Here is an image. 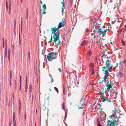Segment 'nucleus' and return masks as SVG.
<instances>
[{
	"label": "nucleus",
	"mask_w": 126,
	"mask_h": 126,
	"mask_svg": "<svg viewBox=\"0 0 126 126\" xmlns=\"http://www.w3.org/2000/svg\"><path fill=\"white\" fill-rule=\"evenodd\" d=\"M84 108V107L83 106H81V107H79V108H80L81 109H82Z\"/></svg>",
	"instance_id": "obj_52"
},
{
	"label": "nucleus",
	"mask_w": 126,
	"mask_h": 126,
	"mask_svg": "<svg viewBox=\"0 0 126 126\" xmlns=\"http://www.w3.org/2000/svg\"><path fill=\"white\" fill-rule=\"evenodd\" d=\"M110 62L109 60H107L106 61L105 63V64L106 65V67L109 68V66H110Z\"/></svg>",
	"instance_id": "obj_13"
},
{
	"label": "nucleus",
	"mask_w": 126,
	"mask_h": 126,
	"mask_svg": "<svg viewBox=\"0 0 126 126\" xmlns=\"http://www.w3.org/2000/svg\"><path fill=\"white\" fill-rule=\"evenodd\" d=\"M52 31V33L51 34H53V36H51L50 40L48 42L49 43H51L53 41L52 40V38L54 39L53 41L55 44H56L58 45H60V41L59 39L60 33L58 32L57 35L55 33L56 32L53 31Z\"/></svg>",
	"instance_id": "obj_1"
},
{
	"label": "nucleus",
	"mask_w": 126,
	"mask_h": 126,
	"mask_svg": "<svg viewBox=\"0 0 126 126\" xmlns=\"http://www.w3.org/2000/svg\"><path fill=\"white\" fill-rule=\"evenodd\" d=\"M13 123L14 122H16V121H15V116H13Z\"/></svg>",
	"instance_id": "obj_25"
},
{
	"label": "nucleus",
	"mask_w": 126,
	"mask_h": 126,
	"mask_svg": "<svg viewBox=\"0 0 126 126\" xmlns=\"http://www.w3.org/2000/svg\"><path fill=\"white\" fill-rule=\"evenodd\" d=\"M122 21V19L120 18L118 19V22H120Z\"/></svg>",
	"instance_id": "obj_28"
},
{
	"label": "nucleus",
	"mask_w": 126,
	"mask_h": 126,
	"mask_svg": "<svg viewBox=\"0 0 126 126\" xmlns=\"http://www.w3.org/2000/svg\"><path fill=\"white\" fill-rule=\"evenodd\" d=\"M4 41H3V47H4Z\"/></svg>",
	"instance_id": "obj_54"
},
{
	"label": "nucleus",
	"mask_w": 126,
	"mask_h": 126,
	"mask_svg": "<svg viewBox=\"0 0 126 126\" xmlns=\"http://www.w3.org/2000/svg\"><path fill=\"white\" fill-rule=\"evenodd\" d=\"M58 70L59 71V72H61V71L60 69V68H59L58 69Z\"/></svg>",
	"instance_id": "obj_51"
},
{
	"label": "nucleus",
	"mask_w": 126,
	"mask_h": 126,
	"mask_svg": "<svg viewBox=\"0 0 126 126\" xmlns=\"http://www.w3.org/2000/svg\"><path fill=\"white\" fill-rule=\"evenodd\" d=\"M27 77L26 76V85H27Z\"/></svg>",
	"instance_id": "obj_37"
},
{
	"label": "nucleus",
	"mask_w": 126,
	"mask_h": 126,
	"mask_svg": "<svg viewBox=\"0 0 126 126\" xmlns=\"http://www.w3.org/2000/svg\"><path fill=\"white\" fill-rule=\"evenodd\" d=\"M92 74H93V73L94 72V71L93 70H92Z\"/></svg>",
	"instance_id": "obj_55"
},
{
	"label": "nucleus",
	"mask_w": 126,
	"mask_h": 126,
	"mask_svg": "<svg viewBox=\"0 0 126 126\" xmlns=\"http://www.w3.org/2000/svg\"><path fill=\"white\" fill-rule=\"evenodd\" d=\"M20 105H19V114H20Z\"/></svg>",
	"instance_id": "obj_36"
},
{
	"label": "nucleus",
	"mask_w": 126,
	"mask_h": 126,
	"mask_svg": "<svg viewBox=\"0 0 126 126\" xmlns=\"http://www.w3.org/2000/svg\"><path fill=\"white\" fill-rule=\"evenodd\" d=\"M28 57H29V56H30V53L29 52L28 53Z\"/></svg>",
	"instance_id": "obj_63"
},
{
	"label": "nucleus",
	"mask_w": 126,
	"mask_h": 126,
	"mask_svg": "<svg viewBox=\"0 0 126 126\" xmlns=\"http://www.w3.org/2000/svg\"><path fill=\"white\" fill-rule=\"evenodd\" d=\"M97 126H101V125L100 123H99L97 124Z\"/></svg>",
	"instance_id": "obj_43"
},
{
	"label": "nucleus",
	"mask_w": 126,
	"mask_h": 126,
	"mask_svg": "<svg viewBox=\"0 0 126 126\" xmlns=\"http://www.w3.org/2000/svg\"><path fill=\"white\" fill-rule=\"evenodd\" d=\"M49 75L50 76V77H51V78L52 77V76L51 75Z\"/></svg>",
	"instance_id": "obj_64"
},
{
	"label": "nucleus",
	"mask_w": 126,
	"mask_h": 126,
	"mask_svg": "<svg viewBox=\"0 0 126 126\" xmlns=\"http://www.w3.org/2000/svg\"><path fill=\"white\" fill-rule=\"evenodd\" d=\"M110 43L111 44V45H112H112H113V44H112V42H110Z\"/></svg>",
	"instance_id": "obj_59"
},
{
	"label": "nucleus",
	"mask_w": 126,
	"mask_h": 126,
	"mask_svg": "<svg viewBox=\"0 0 126 126\" xmlns=\"http://www.w3.org/2000/svg\"><path fill=\"white\" fill-rule=\"evenodd\" d=\"M94 30H93V32H94L95 31V29H96V30H98V29H99L98 28H96V27H94Z\"/></svg>",
	"instance_id": "obj_32"
},
{
	"label": "nucleus",
	"mask_w": 126,
	"mask_h": 126,
	"mask_svg": "<svg viewBox=\"0 0 126 126\" xmlns=\"http://www.w3.org/2000/svg\"><path fill=\"white\" fill-rule=\"evenodd\" d=\"M125 30L126 31V25L125 26Z\"/></svg>",
	"instance_id": "obj_57"
},
{
	"label": "nucleus",
	"mask_w": 126,
	"mask_h": 126,
	"mask_svg": "<svg viewBox=\"0 0 126 126\" xmlns=\"http://www.w3.org/2000/svg\"><path fill=\"white\" fill-rule=\"evenodd\" d=\"M52 82H53V78H52Z\"/></svg>",
	"instance_id": "obj_61"
},
{
	"label": "nucleus",
	"mask_w": 126,
	"mask_h": 126,
	"mask_svg": "<svg viewBox=\"0 0 126 126\" xmlns=\"http://www.w3.org/2000/svg\"><path fill=\"white\" fill-rule=\"evenodd\" d=\"M46 12H45V11H44L42 13V14H46Z\"/></svg>",
	"instance_id": "obj_50"
},
{
	"label": "nucleus",
	"mask_w": 126,
	"mask_h": 126,
	"mask_svg": "<svg viewBox=\"0 0 126 126\" xmlns=\"http://www.w3.org/2000/svg\"><path fill=\"white\" fill-rule=\"evenodd\" d=\"M101 29H99L98 30H97L98 33L100 35L102 34L103 35H105L106 32V30H104L103 31L101 30Z\"/></svg>",
	"instance_id": "obj_8"
},
{
	"label": "nucleus",
	"mask_w": 126,
	"mask_h": 126,
	"mask_svg": "<svg viewBox=\"0 0 126 126\" xmlns=\"http://www.w3.org/2000/svg\"><path fill=\"white\" fill-rule=\"evenodd\" d=\"M100 120H101V121H104V119H102H102L101 118H100Z\"/></svg>",
	"instance_id": "obj_56"
},
{
	"label": "nucleus",
	"mask_w": 126,
	"mask_h": 126,
	"mask_svg": "<svg viewBox=\"0 0 126 126\" xmlns=\"http://www.w3.org/2000/svg\"><path fill=\"white\" fill-rule=\"evenodd\" d=\"M65 24L63 22H60L58 25V27L56 28V27H55L54 28H51V31H53L55 32H56L57 33L59 32V29L64 26Z\"/></svg>",
	"instance_id": "obj_4"
},
{
	"label": "nucleus",
	"mask_w": 126,
	"mask_h": 126,
	"mask_svg": "<svg viewBox=\"0 0 126 126\" xmlns=\"http://www.w3.org/2000/svg\"><path fill=\"white\" fill-rule=\"evenodd\" d=\"M13 126H16V122H14L13 123Z\"/></svg>",
	"instance_id": "obj_30"
},
{
	"label": "nucleus",
	"mask_w": 126,
	"mask_h": 126,
	"mask_svg": "<svg viewBox=\"0 0 126 126\" xmlns=\"http://www.w3.org/2000/svg\"><path fill=\"white\" fill-rule=\"evenodd\" d=\"M82 99H83L82 98H81V99L80 100V102H81V101H82Z\"/></svg>",
	"instance_id": "obj_62"
},
{
	"label": "nucleus",
	"mask_w": 126,
	"mask_h": 126,
	"mask_svg": "<svg viewBox=\"0 0 126 126\" xmlns=\"http://www.w3.org/2000/svg\"><path fill=\"white\" fill-rule=\"evenodd\" d=\"M86 44V41H83L82 43L81 44V45L82 46H84Z\"/></svg>",
	"instance_id": "obj_16"
},
{
	"label": "nucleus",
	"mask_w": 126,
	"mask_h": 126,
	"mask_svg": "<svg viewBox=\"0 0 126 126\" xmlns=\"http://www.w3.org/2000/svg\"><path fill=\"white\" fill-rule=\"evenodd\" d=\"M11 79H10V87H11Z\"/></svg>",
	"instance_id": "obj_48"
},
{
	"label": "nucleus",
	"mask_w": 126,
	"mask_h": 126,
	"mask_svg": "<svg viewBox=\"0 0 126 126\" xmlns=\"http://www.w3.org/2000/svg\"><path fill=\"white\" fill-rule=\"evenodd\" d=\"M61 3L62 4V5H63V7H62V8L61 12H62L63 13V5H64V4H63V2H61Z\"/></svg>",
	"instance_id": "obj_23"
},
{
	"label": "nucleus",
	"mask_w": 126,
	"mask_h": 126,
	"mask_svg": "<svg viewBox=\"0 0 126 126\" xmlns=\"http://www.w3.org/2000/svg\"><path fill=\"white\" fill-rule=\"evenodd\" d=\"M121 41L122 44L124 46H126L125 41L122 40H121Z\"/></svg>",
	"instance_id": "obj_22"
},
{
	"label": "nucleus",
	"mask_w": 126,
	"mask_h": 126,
	"mask_svg": "<svg viewBox=\"0 0 126 126\" xmlns=\"http://www.w3.org/2000/svg\"><path fill=\"white\" fill-rule=\"evenodd\" d=\"M58 53L56 52H51L48 53L46 58L49 61H51L52 60L57 58Z\"/></svg>",
	"instance_id": "obj_2"
},
{
	"label": "nucleus",
	"mask_w": 126,
	"mask_h": 126,
	"mask_svg": "<svg viewBox=\"0 0 126 126\" xmlns=\"http://www.w3.org/2000/svg\"><path fill=\"white\" fill-rule=\"evenodd\" d=\"M8 2L6 0V10L7 11H8Z\"/></svg>",
	"instance_id": "obj_20"
},
{
	"label": "nucleus",
	"mask_w": 126,
	"mask_h": 126,
	"mask_svg": "<svg viewBox=\"0 0 126 126\" xmlns=\"http://www.w3.org/2000/svg\"><path fill=\"white\" fill-rule=\"evenodd\" d=\"M42 7L44 9V10L45 11L46 9V5L45 4L43 5L42 6Z\"/></svg>",
	"instance_id": "obj_18"
},
{
	"label": "nucleus",
	"mask_w": 126,
	"mask_h": 126,
	"mask_svg": "<svg viewBox=\"0 0 126 126\" xmlns=\"http://www.w3.org/2000/svg\"><path fill=\"white\" fill-rule=\"evenodd\" d=\"M9 11L8 12V13L9 14H10L11 13V2L10 0H9Z\"/></svg>",
	"instance_id": "obj_10"
},
{
	"label": "nucleus",
	"mask_w": 126,
	"mask_h": 126,
	"mask_svg": "<svg viewBox=\"0 0 126 126\" xmlns=\"http://www.w3.org/2000/svg\"><path fill=\"white\" fill-rule=\"evenodd\" d=\"M21 76H20V83H21Z\"/></svg>",
	"instance_id": "obj_40"
},
{
	"label": "nucleus",
	"mask_w": 126,
	"mask_h": 126,
	"mask_svg": "<svg viewBox=\"0 0 126 126\" xmlns=\"http://www.w3.org/2000/svg\"><path fill=\"white\" fill-rule=\"evenodd\" d=\"M15 88H16V80L15 81Z\"/></svg>",
	"instance_id": "obj_39"
},
{
	"label": "nucleus",
	"mask_w": 126,
	"mask_h": 126,
	"mask_svg": "<svg viewBox=\"0 0 126 126\" xmlns=\"http://www.w3.org/2000/svg\"><path fill=\"white\" fill-rule=\"evenodd\" d=\"M62 20V22H63L64 23V24H65V19L64 18H63Z\"/></svg>",
	"instance_id": "obj_24"
},
{
	"label": "nucleus",
	"mask_w": 126,
	"mask_h": 126,
	"mask_svg": "<svg viewBox=\"0 0 126 126\" xmlns=\"http://www.w3.org/2000/svg\"><path fill=\"white\" fill-rule=\"evenodd\" d=\"M108 97V96H107V97H105V101H107L108 102V103H111V101L108 98H107V97Z\"/></svg>",
	"instance_id": "obj_15"
},
{
	"label": "nucleus",
	"mask_w": 126,
	"mask_h": 126,
	"mask_svg": "<svg viewBox=\"0 0 126 126\" xmlns=\"http://www.w3.org/2000/svg\"><path fill=\"white\" fill-rule=\"evenodd\" d=\"M116 117L115 118L114 120L112 121H111L110 120H108V123L106 126H117L118 124V122L119 121L118 120H116L115 119Z\"/></svg>",
	"instance_id": "obj_3"
},
{
	"label": "nucleus",
	"mask_w": 126,
	"mask_h": 126,
	"mask_svg": "<svg viewBox=\"0 0 126 126\" xmlns=\"http://www.w3.org/2000/svg\"><path fill=\"white\" fill-rule=\"evenodd\" d=\"M54 89L55 90V91H57V93H58V88H57L56 87H54Z\"/></svg>",
	"instance_id": "obj_27"
},
{
	"label": "nucleus",
	"mask_w": 126,
	"mask_h": 126,
	"mask_svg": "<svg viewBox=\"0 0 126 126\" xmlns=\"http://www.w3.org/2000/svg\"><path fill=\"white\" fill-rule=\"evenodd\" d=\"M124 63H125V64L126 65V60L125 59H124Z\"/></svg>",
	"instance_id": "obj_41"
},
{
	"label": "nucleus",
	"mask_w": 126,
	"mask_h": 126,
	"mask_svg": "<svg viewBox=\"0 0 126 126\" xmlns=\"http://www.w3.org/2000/svg\"><path fill=\"white\" fill-rule=\"evenodd\" d=\"M112 66H111L110 67V68H109V69H108V70L110 71H110H111V69H112Z\"/></svg>",
	"instance_id": "obj_26"
},
{
	"label": "nucleus",
	"mask_w": 126,
	"mask_h": 126,
	"mask_svg": "<svg viewBox=\"0 0 126 126\" xmlns=\"http://www.w3.org/2000/svg\"><path fill=\"white\" fill-rule=\"evenodd\" d=\"M32 88V85L31 84H30L29 85V90L30 91H31Z\"/></svg>",
	"instance_id": "obj_21"
},
{
	"label": "nucleus",
	"mask_w": 126,
	"mask_h": 126,
	"mask_svg": "<svg viewBox=\"0 0 126 126\" xmlns=\"http://www.w3.org/2000/svg\"><path fill=\"white\" fill-rule=\"evenodd\" d=\"M28 9H27L26 10V15H28Z\"/></svg>",
	"instance_id": "obj_49"
},
{
	"label": "nucleus",
	"mask_w": 126,
	"mask_h": 126,
	"mask_svg": "<svg viewBox=\"0 0 126 126\" xmlns=\"http://www.w3.org/2000/svg\"><path fill=\"white\" fill-rule=\"evenodd\" d=\"M102 71L103 72V73L105 74H108V68L104 66L102 67Z\"/></svg>",
	"instance_id": "obj_9"
},
{
	"label": "nucleus",
	"mask_w": 126,
	"mask_h": 126,
	"mask_svg": "<svg viewBox=\"0 0 126 126\" xmlns=\"http://www.w3.org/2000/svg\"><path fill=\"white\" fill-rule=\"evenodd\" d=\"M104 87H105L104 85H103V88H102L101 89V90L102 91V90L104 91Z\"/></svg>",
	"instance_id": "obj_35"
},
{
	"label": "nucleus",
	"mask_w": 126,
	"mask_h": 126,
	"mask_svg": "<svg viewBox=\"0 0 126 126\" xmlns=\"http://www.w3.org/2000/svg\"><path fill=\"white\" fill-rule=\"evenodd\" d=\"M107 81V83L105 84L106 86L107 87V89L108 90H109L112 87L111 84V80L110 79H108Z\"/></svg>",
	"instance_id": "obj_6"
},
{
	"label": "nucleus",
	"mask_w": 126,
	"mask_h": 126,
	"mask_svg": "<svg viewBox=\"0 0 126 126\" xmlns=\"http://www.w3.org/2000/svg\"><path fill=\"white\" fill-rule=\"evenodd\" d=\"M95 26V25L94 24H93V29L94 28V26Z\"/></svg>",
	"instance_id": "obj_47"
},
{
	"label": "nucleus",
	"mask_w": 126,
	"mask_h": 126,
	"mask_svg": "<svg viewBox=\"0 0 126 126\" xmlns=\"http://www.w3.org/2000/svg\"><path fill=\"white\" fill-rule=\"evenodd\" d=\"M10 79H11V77H12V75H11V71H10Z\"/></svg>",
	"instance_id": "obj_31"
},
{
	"label": "nucleus",
	"mask_w": 126,
	"mask_h": 126,
	"mask_svg": "<svg viewBox=\"0 0 126 126\" xmlns=\"http://www.w3.org/2000/svg\"><path fill=\"white\" fill-rule=\"evenodd\" d=\"M64 103H63L62 104V109H63L64 110H65V109L64 108Z\"/></svg>",
	"instance_id": "obj_19"
},
{
	"label": "nucleus",
	"mask_w": 126,
	"mask_h": 126,
	"mask_svg": "<svg viewBox=\"0 0 126 126\" xmlns=\"http://www.w3.org/2000/svg\"><path fill=\"white\" fill-rule=\"evenodd\" d=\"M109 53V51H107V49L106 48L104 51L103 53H101V54L103 55V56H106L107 55V54Z\"/></svg>",
	"instance_id": "obj_11"
},
{
	"label": "nucleus",
	"mask_w": 126,
	"mask_h": 126,
	"mask_svg": "<svg viewBox=\"0 0 126 126\" xmlns=\"http://www.w3.org/2000/svg\"><path fill=\"white\" fill-rule=\"evenodd\" d=\"M8 54H9V55H8V59H9V61L10 60V53H9V51H8Z\"/></svg>",
	"instance_id": "obj_38"
},
{
	"label": "nucleus",
	"mask_w": 126,
	"mask_h": 126,
	"mask_svg": "<svg viewBox=\"0 0 126 126\" xmlns=\"http://www.w3.org/2000/svg\"><path fill=\"white\" fill-rule=\"evenodd\" d=\"M105 26L104 25H103L102 26V28H105Z\"/></svg>",
	"instance_id": "obj_58"
},
{
	"label": "nucleus",
	"mask_w": 126,
	"mask_h": 126,
	"mask_svg": "<svg viewBox=\"0 0 126 126\" xmlns=\"http://www.w3.org/2000/svg\"><path fill=\"white\" fill-rule=\"evenodd\" d=\"M124 72L123 71V70L122 69H121L120 70V71L119 73V75L122 76H123L124 75Z\"/></svg>",
	"instance_id": "obj_14"
},
{
	"label": "nucleus",
	"mask_w": 126,
	"mask_h": 126,
	"mask_svg": "<svg viewBox=\"0 0 126 126\" xmlns=\"http://www.w3.org/2000/svg\"><path fill=\"white\" fill-rule=\"evenodd\" d=\"M118 112V110L116 109H115L114 110H112V112L113 113H116V112Z\"/></svg>",
	"instance_id": "obj_17"
},
{
	"label": "nucleus",
	"mask_w": 126,
	"mask_h": 126,
	"mask_svg": "<svg viewBox=\"0 0 126 126\" xmlns=\"http://www.w3.org/2000/svg\"><path fill=\"white\" fill-rule=\"evenodd\" d=\"M19 44L20 45V43H21V42H20V36H19Z\"/></svg>",
	"instance_id": "obj_44"
},
{
	"label": "nucleus",
	"mask_w": 126,
	"mask_h": 126,
	"mask_svg": "<svg viewBox=\"0 0 126 126\" xmlns=\"http://www.w3.org/2000/svg\"><path fill=\"white\" fill-rule=\"evenodd\" d=\"M26 17L27 19L28 18V15H26Z\"/></svg>",
	"instance_id": "obj_60"
},
{
	"label": "nucleus",
	"mask_w": 126,
	"mask_h": 126,
	"mask_svg": "<svg viewBox=\"0 0 126 126\" xmlns=\"http://www.w3.org/2000/svg\"><path fill=\"white\" fill-rule=\"evenodd\" d=\"M97 123L98 124L99 123H100L98 119H97Z\"/></svg>",
	"instance_id": "obj_45"
},
{
	"label": "nucleus",
	"mask_w": 126,
	"mask_h": 126,
	"mask_svg": "<svg viewBox=\"0 0 126 126\" xmlns=\"http://www.w3.org/2000/svg\"><path fill=\"white\" fill-rule=\"evenodd\" d=\"M97 105H98L101 106V105L102 103H97Z\"/></svg>",
	"instance_id": "obj_46"
},
{
	"label": "nucleus",
	"mask_w": 126,
	"mask_h": 126,
	"mask_svg": "<svg viewBox=\"0 0 126 126\" xmlns=\"http://www.w3.org/2000/svg\"><path fill=\"white\" fill-rule=\"evenodd\" d=\"M88 53L89 56H90L91 54V51H90L88 52Z\"/></svg>",
	"instance_id": "obj_33"
},
{
	"label": "nucleus",
	"mask_w": 126,
	"mask_h": 126,
	"mask_svg": "<svg viewBox=\"0 0 126 126\" xmlns=\"http://www.w3.org/2000/svg\"><path fill=\"white\" fill-rule=\"evenodd\" d=\"M40 3L41 4H43V3L42 2V1L41 0H40Z\"/></svg>",
	"instance_id": "obj_53"
},
{
	"label": "nucleus",
	"mask_w": 126,
	"mask_h": 126,
	"mask_svg": "<svg viewBox=\"0 0 126 126\" xmlns=\"http://www.w3.org/2000/svg\"><path fill=\"white\" fill-rule=\"evenodd\" d=\"M16 25V21L15 20H14V27H15V26Z\"/></svg>",
	"instance_id": "obj_42"
},
{
	"label": "nucleus",
	"mask_w": 126,
	"mask_h": 126,
	"mask_svg": "<svg viewBox=\"0 0 126 126\" xmlns=\"http://www.w3.org/2000/svg\"><path fill=\"white\" fill-rule=\"evenodd\" d=\"M108 76V74H105L104 77H103V79L102 80V81L105 82L106 81V80H107V81L108 79H108L107 78Z\"/></svg>",
	"instance_id": "obj_12"
},
{
	"label": "nucleus",
	"mask_w": 126,
	"mask_h": 126,
	"mask_svg": "<svg viewBox=\"0 0 126 126\" xmlns=\"http://www.w3.org/2000/svg\"><path fill=\"white\" fill-rule=\"evenodd\" d=\"M80 105H81L82 106H83L85 104H84V102H83V103H80Z\"/></svg>",
	"instance_id": "obj_34"
},
{
	"label": "nucleus",
	"mask_w": 126,
	"mask_h": 126,
	"mask_svg": "<svg viewBox=\"0 0 126 126\" xmlns=\"http://www.w3.org/2000/svg\"><path fill=\"white\" fill-rule=\"evenodd\" d=\"M90 66L92 68H93L94 67V65L93 63H91L90 64Z\"/></svg>",
	"instance_id": "obj_29"
},
{
	"label": "nucleus",
	"mask_w": 126,
	"mask_h": 126,
	"mask_svg": "<svg viewBox=\"0 0 126 126\" xmlns=\"http://www.w3.org/2000/svg\"><path fill=\"white\" fill-rule=\"evenodd\" d=\"M102 92L101 91V92L100 93H99V94L101 97H102V101L103 102H104L105 101V97H107V96L106 95V94H105V95H104V91L102 90Z\"/></svg>",
	"instance_id": "obj_7"
},
{
	"label": "nucleus",
	"mask_w": 126,
	"mask_h": 126,
	"mask_svg": "<svg viewBox=\"0 0 126 126\" xmlns=\"http://www.w3.org/2000/svg\"><path fill=\"white\" fill-rule=\"evenodd\" d=\"M49 110L45 106L43 105V106L41 107L40 113H47V114H48V111Z\"/></svg>",
	"instance_id": "obj_5"
}]
</instances>
